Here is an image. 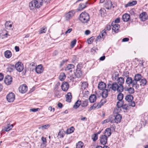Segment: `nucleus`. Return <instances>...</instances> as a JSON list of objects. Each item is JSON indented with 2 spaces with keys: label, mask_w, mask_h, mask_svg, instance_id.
<instances>
[{
  "label": "nucleus",
  "mask_w": 148,
  "mask_h": 148,
  "mask_svg": "<svg viewBox=\"0 0 148 148\" xmlns=\"http://www.w3.org/2000/svg\"><path fill=\"white\" fill-rule=\"evenodd\" d=\"M43 5V0H32L29 3V6L31 10H33L34 8H38Z\"/></svg>",
  "instance_id": "obj_2"
},
{
  "label": "nucleus",
  "mask_w": 148,
  "mask_h": 148,
  "mask_svg": "<svg viewBox=\"0 0 148 148\" xmlns=\"http://www.w3.org/2000/svg\"><path fill=\"white\" fill-rule=\"evenodd\" d=\"M140 86H145L147 83V81L145 79H141V80L140 82Z\"/></svg>",
  "instance_id": "obj_43"
},
{
  "label": "nucleus",
  "mask_w": 148,
  "mask_h": 148,
  "mask_svg": "<svg viewBox=\"0 0 148 148\" xmlns=\"http://www.w3.org/2000/svg\"><path fill=\"white\" fill-rule=\"evenodd\" d=\"M123 104V101H119L117 103V106L118 108H121L122 107Z\"/></svg>",
  "instance_id": "obj_45"
},
{
  "label": "nucleus",
  "mask_w": 148,
  "mask_h": 148,
  "mask_svg": "<svg viewBox=\"0 0 148 148\" xmlns=\"http://www.w3.org/2000/svg\"><path fill=\"white\" fill-rule=\"evenodd\" d=\"M74 66L72 64H68L65 69L66 71H69L70 72H71L72 71V69L74 68Z\"/></svg>",
  "instance_id": "obj_26"
},
{
  "label": "nucleus",
  "mask_w": 148,
  "mask_h": 148,
  "mask_svg": "<svg viewBox=\"0 0 148 148\" xmlns=\"http://www.w3.org/2000/svg\"><path fill=\"white\" fill-rule=\"evenodd\" d=\"M112 25L113 26L112 28V30L115 33H118L119 30V29L120 27V25L116 24H114V23H112Z\"/></svg>",
  "instance_id": "obj_11"
},
{
  "label": "nucleus",
  "mask_w": 148,
  "mask_h": 148,
  "mask_svg": "<svg viewBox=\"0 0 148 148\" xmlns=\"http://www.w3.org/2000/svg\"><path fill=\"white\" fill-rule=\"evenodd\" d=\"M72 98L71 94V92H68L66 95V101L68 102H70L71 101Z\"/></svg>",
  "instance_id": "obj_27"
},
{
  "label": "nucleus",
  "mask_w": 148,
  "mask_h": 148,
  "mask_svg": "<svg viewBox=\"0 0 148 148\" xmlns=\"http://www.w3.org/2000/svg\"><path fill=\"white\" fill-rule=\"evenodd\" d=\"M15 69V66L12 64H10L8 65L7 69L8 71L9 72H12Z\"/></svg>",
  "instance_id": "obj_19"
},
{
  "label": "nucleus",
  "mask_w": 148,
  "mask_h": 148,
  "mask_svg": "<svg viewBox=\"0 0 148 148\" xmlns=\"http://www.w3.org/2000/svg\"><path fill=\"white\" fill-rule=\"evenodd\" d=\"M41 140L42 141L44 144H46L47 143L46 138L44 137H42L41 138Z\"/></svg>",
  "instance_id": "obj_55"
},
{
  "label": "nucleus",
  "mask_w": 148,
  "mask_h": 148,
  "mask_svg": "<svg viewBox=\"0 0 148 148\" xmlns=\"http://www.w3.org/2000/svg\"><path fill=\"white\" fill-rule=\"evenodd\" d=\"M4 55L6 58H9L12 56V53L10 51L7 50L5 52Z\"/></svg>",
  "instance_id": "obj_31"
},
{
  "label": "nucleus",
  "mask_w": 148,
  "mask_h": 148,
  "mask_svg": "<svg viewBox=\"0 0 148 148\" xmlns=\"http://www.w3.org/2000/svg\"><path fill=\"white\" fill-rule=\"evenodd\" d=\"M129 105L132 107H134L135 106V102L132 101L129 102Z\"/></svg>",
  "instance_id": "obj_56"
},
{
  "label": "nucleus",
  "mask_w": 148,
  "mask_h": 148,
  "mask_svg": "<svg viewBox=\"0 0 148 148\" xmlns=\"http://www.w3.org/2000/svg\"><path fill=\"white\" fill-rule=\"evenodd\" d=\"M82 107H86L88 105V101L87 100H85L83 101L81 104Z\"/></svg>",
  "instance_id": "obj_41"
},
{
  "label": "nucleus",
  "mask_w": 148,
  "mask_h": 148,
  "mask_svg": "<svg viewBox=\"0 0 148 148\" xmlns=\"http://www.w3.org/2000/svg\"><path fill=\"white\" fill-rule=\"evenodd\" d=\"M76 40L75 39L73 40V41L71 42V46L72 47H73L75 45L76 42Z\"/></svg>",
  "instance_id": "obj_49"
},
{
  "label": "nucleus",
  "mask_w": 148,
  "mask_h": 148,
  "mask_svg": "<svg viewBox=\"0 0 148 148\" xmlns=\"http://www.w3.org/2000/svg\"><path fill=\"white\" fill-rule=\"evenodd\" d=\"M119 75V74H115V77H114V76H113V79L114 80H116V79H117L118 78H119V77H118V75Z\"/></svg>",
  "instance_id": "obj_62"
},
{
  "label": "nucleus",
  "mask_w": 148,
  "mask_h": 148,
  "mask_svg": "<svg viewBox=\"0 0 148 148\" xmlns=\"http://www.w3.org/2000/svg\"><path fill=\"white\" fill-rule=\"evenodd\" d=\"M110 91V89L108 88L107 89L103 90V91L102 93V97L103 98H106L107 97L108 95V92Z\"/></svg>",
  "instance_id": "obj_22"
},
{
  "label": "nucleus",
  "mask_w": 148,
  "mask_h": 148,
  "mask_svg": "<svg viewBox=\"0 0 148 148\" xmlns=\"http://www.w3.org/2000/svg\"><path fill=\"white\" fill-rule=\"evenodd\" d=\"M84 143L81 141H79L76 145V148H82Z\"/></svg>",
  "instance_id": "obj_40"
},
{
  "label": "nucleus",
  "mask_w": 148,
  "mask_h": 148,
  "mask_svg": "<svg viewBox=\"0 0 148 148\" xmlns=\"http://www.w3.org/2000/svg\"><path fill=\"white\" fill-rule=\"evenodd\" d=\"M126 100L129 102L132 101L133 99V96L130 95L126 96L125 98Z\"/></svg>",
  "instance_id": "obj_30"
},
{
  "label": "nucleus",
  "mask_w": 148,
  "mask_h": 148,
  "mask_svg": "<svg viewBox=\"0 0 148 148\" xmlns=\"http://www.w3.org/2000/svg\"><path fill=\"white\" fill-rule=\"evenodd\" d=\"M111 134V129L110 128H107L105 131V134L106 136L109 137Z\"/></svg>",
  "instance_id": "obj_28"
},
{
  "label": "nucleus",
  "mask_w": 148,
  "mask_h": 148,
  "mask_svg": "<svg viewBox=\"0 0 148 148\" xmlns=\"http://www.w3.org/2000/svg\"><path fill=\"white\" fill-rule=\"evenodd\" d=\"M62 89L63 90L66 91H67L69 88V84L66 82H64L61 86Z\"/></svg>",
  "instance_id": "obj_16"
},
{
  "label": "nucleus",
  "mask_w": 148,
  "mask_h": 148,
  "mask_svg": "<svg viewBox=\"0 0 148 148\" xmlns=\"http://www.w3.org/2000/svg\"><path fill=\"white\" fill-rule=\"evenodd\" d=\"M88 84L86 82H84L82 83L81 86V89L82 90L86 88L87 87Z\"/></svg>",
  "instance_id": "obj_44"
},
{
  "label": "nucleus",
  "mask_w": 148,
  "mask_h": 148,
  "mask_svg": "<svg viewBox=\"0 0 148 148\" xmlns=\"http://www.w3.org/2000/svg\"><path fill=\"white\" fill-rule=\"evenodd\" d=\"M122 118V116L120 114H117L115 117L114 119L112 118V120L113 121V123H120Z\"/></svg>",
  "instance_id": "obj_10"
},
{
  "label": "nucleus",
  "mask_w": 148,
  "mask_h": 148,
  "mask_svg": "<svg viewBox=\"0 0 148 148\" xmlns=\"http://www.w3.org/2000/svg\"><path fill=\"white\" fill-rule=\"evenodd\" d=\"M141 74H137L136 75L133 79V83L136 85L137 84V82L141 79Z\"/></svg>",
  "instance_id": "obj_13"
},
{
  "label": "nucleus",
  "mask_w": 148,
  "mask_h": 148,
  "mask_svg": "<svg viewBox=\"0 0 148 148\" xmlns=\"http://www.w3.org/2000/svg\"><path fill=\"white\" fill-rule=\"evenodd\" d=\"M13 127V124H8L7 127L4 128V131L6 132H8L11 130Z\"/></svg>",
  "instance_id": "obj_32"
},
{
  "label": "nucleus",
  "mask_w": 148,
  "mask_h": 148,
  "mask_svg": "<svg viewBox=\"0 0 148 148\" xmlns=\"http://www.w3.org/2000/svg\"><path fill=\"white\" fill-rule=\"evenodd\" d=\"M93 141H96L98 139L97 134H94V137L92 138Z\"/></svg>",
  "instance_id": "obj_50"
},
{
  "label": "nucleus",
  "mask_w": 148,
  "mask_h": 148,
  "mask_svg": "<svg viewBox=\"0 0 148 148\" xmlns=\"http://www.w3.org/2000/svg\"><path fill=\"white\" fill-rule=\"evenodd\" d=\"M101 103H96L93 104L90 108V110H91L92 109H95L96 108H99L101 107L102 104H101Z\"/></svg>",
  "instance_id": "obj_14"
},
{
  "label": "nucleus",
  "mask_w": 148,
  "mask_h": 148,
  "mask_svg": "<svg viewBox=\"0 0 148 148\" xmlns=\"http://www.w3.org/2000/svg\"><path fill=\"white\" fill-rule=\"evenodd\" d=\"M111 28V27L110 25H107L106 27V29L107 30L109 31L110 30Z\"/></svg>",
  "instance_id": "obj_63"
},
{
  "label": "nucleus",
  "mask_w": 148,
  "mask_h": 148,
  "mask_svg": "<svg viewBox=\"0 0 148 148\" xmlns=\"http://www.w3.org/2000/svg\"><path fill=\"white\" fill-rule=\"evenodd\" d=\"M99 138L100 142L101 144L105 145L107 143L108 137L105 135H101Z\"/></svg>",
  "instance_id": "obj_6"
},
{
  "label": "nucleus",
  "mask_w": 148,
  "mask_h": 148,
  "mask_svg": "<svg viewBox=\"0 0 148 148\" xmlns=\"http://www.w3.org/2000/svg\"><path fill=\"white\" fill-rule=\"evenodd\" d=\"M68 61L67 59H65L64 60H63L60 62V66H62L66 62Z\"/></svg>",
  "instance_id": "obj_51"
},
{
  "label": "nucleus",
  "mask_w": 148,
  "mask_h": 148,
  "mask_svg": "<svg viewBox=\"0 0 148 148\" xmlns=\"http://www.w3.org/2000/svg\"><path fill=\"white\" fill-rule=\"evenodd\" d=\"M128 107V106L127 105L125 104L124 105H123L122 107L123 109L127 110V109Z\"/></svg>",
  "instance_id": "obj_58"
},
{
  "label": "nucleus",
  "mask_w": 148,
  "mask_h": 148,
  "mask_svg": "<svg viewBox=\"0 0 148 148\" xmlns=\"http://www.w3.org/2000/svg\"><path fill=\"white\" fill-rule=\"evenodd\" d=\"M38 110H39V108H32L30 109V110L32 112H36L38 111Z\"/></svg>",
  "instance_id": "obj_57"
},
{
  "label": "nucleus",
  "mask_w": 148,
  "mask_h": 148,
  "mask_svg": "<svg viewBox=\"0 0 148 148\" xmlns=\"http://www.w3.org/2000/svg\"><path fill=\"white\" fill-rule=\"evenodd\" d=\"M105 58V56H104L101 57L99 58V60L101 61L103 60Z\"/></svg>",
  "instance_id": "obj_64"
},
{
  "label": "nucleus",
  "mask_w": 148,
  "mask_h": 148,
  "mask_svg": "<svg viewBox=\"0 0 148 148\" xmlns=\"http://www.w3.org/2000/svg\"><path fill=\"white\" fill-rule=\"evenodd\" d=\"M112 6V3L111 1L110 0H106L105 4V7L106 8L109 10L111 8Z\"/></svg>",
  "instance_id": "obj_17"
},
{
  "label": "nucleus",
  "mask_w": 148,
  "mask_h": 148,
  "mask_svg": "<svg viewBox=\"0 0 148 148\" xmlns=\"http://www.w3.org/2000/svg\"><path fill=\"white\" fill-rule=\"evenodd\" d=\"M19 89L20 92L22 93H24L27 91V87L26 85L23 84L19 87Z\"/></svg>",
  "instance_id": "obj_12"
},
{
  "label": "nucleus",
  "mask_w": 148,
  "mask_h": 148,
  "mask_svg": "<svg viewBox=\"0 0 148 148\" xmlns=\"http://www.w3.org/2000/svg\"><path fill=\"white\" fill-rule=\"evenodd\" d=\"M130 18V16L129 14H125L122 16V19L124 22L128 21Z\"/></svg>",
  "instance_id": "obj_21"
},
{
  "label": "nucleus",
  "mask_w": 148,
  "mask_h": 148,
  "mask_svg": "<svg viewBox=\"0 0 148 148\" xmlns=\"http://www.w3.org/2000/svg\"><path fill=\"white\" fill-rule=\"evenodd\" d=\"M129 40V38H125L122 39V41L123 42H127Z\"/></svg>",
  "instance_id": "obj_61"
},
{
  "label": "nucleus",
  "mask_w": 148,
  "mask_h": 148,
  "mask_svg": "<svg viewBox=\"0 0 148 148\" xmlns=\"http://www.w3.org/2000/svg\"><path fill=\"white\" fill-rule=\"evenodd\" d=\"M75 12L74 10H71L69 11L68 13L66 14L65 16L67 20L70 19L75 14Z\"/></svg>",
  "instance_id": "obj_9"
},
{
  "label": "nucleus",
  "mask_w": 148,
  "mask_h": 148,
  "mask_svg": "<svg viewBox=\"0 0 148 148\" xmlns=\"http://www.w3.org/2000/svg\"><path fill=\"white\" fill-rule=\"evenodd\" d=\"M7 99L8 101L10 102L13 101L15 99V95L12 92L9 93L7 96Z\"/></svg>",
  "instance_id": "obj_5"
},
{
  "label": "nucleus",
  "mask_w": 148,
  "mask_h": 148,
  "mask_svg": "<svg viewBox=\"0 0 148 148\" xmlns=\"http://www.w3.org/2000/svg\"><path fill=\"white\" fill-rule=\"evenodd\" d=\"M50 125L49 124H47L42 126H40L38 127V129H39L42 130H43L44 129H46L49 128L50 127Z\"/></svg>",
  "instance_id": "obj_42"
},
{
  "label": "nucleus",
  "mask_w": 148,
  "mask_h": 148,
  "mask_svg": "<svg viewBox=\"0 0 148 148\" xmlns=\"http://www.w3.org/2000/svg\"><path fill=\"white\" fill-rule=\"evenodd\" d=\"M117 83L120 86H121L122 88H123V84L124 82V79L123 77H120L117 79Z\"/></svg>",
  "instance_id": "obj_18"
},
{
  "label": "nucleus",
  "mask_w": 148,
  "mask_h": 148,
  "mask_svg": "<svg viewBox=\"0 0 148 148\" xmlns=\"http://www.w3.org/2000/svg\"><path fill=\"white\" fill-rule=\"evenodd\" d=\"M107 88L110 90L111 89L114 91H117L118 92H123L124 89L116 82H114L112 84L108 83L107 84Z\"/></svg>",
  "instance_id": "obj_1"
},
{
  "label": "nucleus",
  "mask_w": 148,
  "mask_h": 148,
  "mask_svg": "<svg viewBox=\"0 0 148 148\" xmlns=\"http://www.w3.org/2000/svg\"><path fill=\"white\" fill-rule=\"evenodd\" d=\"M118 92L119 94L117 96V99L119 101H122L123 97V95L121 93V92Z\"/></svg>",
  "instance_id": "obj_38"
},
{
  "label": "nucleus",
  "mask_w": 148,
  "mask_h": 148,
  "mask_svg": "<svg viewBox=\"0 0 148 148\" xmlns=\"http://www.w3.org/2000/svg\"><path fill=\"white\" fill-rule=\"evenodd\" d=\"M126 77H127V78L126 80V83L128 86H130L131 84H132V86L134 87V85H135L134 84V80L132 79V78L131 77H129V75H126Z\"/></svg>",
  "instance_id": "obj_7"
},
{
  "label": "nucleus",
  "mask_w": 148,
  "mask_h": 148,
  "mask_svg": "<svg viewBox=\"0 0 148 148\" xmlns=\"http://www.w3.org/2000/svg\"><path fill=\"white\" fill-rule=\"evenodd\" d=\"M137 3L136 1H133L131 2H129L127 4L125 5V7H127L128 6H130L136 5Z\"/></svg>",
  "instance_id": "obj_29"
},
{
  "label": "nucleus",
  "mask_w": 148,
  "mask_h": 148,
  "mask_svg": "<svg viewBox=\"0 0 148 148\" xmlns=\"http://www.w3.org/2000/svg\"><path fill=\"white\" fill-rule=\"evenodd\" d=\"M140 18L143 21H145L147 19V14L145 12L142 13L139 16Z\"/></svg>",
  "instance_id": "obj_24"
},
{
  "label": "nucleus",
  "mask_w": 148,
  "mask_h": 148,
  "mask_svg": "<svg viewBox=\"0 0 148 148\" xmlns=\"http://www.w3.org/2000/svg\"><path fill=\"white\" fill-rule=\"evenodd\" d=\"M79 19L82 23H87L90 19L89 14L85 12H82L80 15Z\"/></svg>",
  "instance_id": "obj_3"
},
{
  "label": "nucleus",
  "mask_w": 148,
  "mask_h": 148,
  "mask_svg": "<svg viewBox=\"0 0 148 148\" xmlns=\"http://www.w3.org/2000/svg\"><path fill=\"white\" fill-rule=\"evenodd\" d=\"M44 70V69L42 65H38L35 68V71L37 73L40 74L42 73Z\"/></svg>",
  "instance_id": "obj_15"
},
{
  "label": "nucleus",
  "mask_w": 148,
  "mask_h": 148,
  "mask_svg": "<svg viewBox=\"0 0 148 148\" xmlns=\"http://www.w3.org/2000/svg\"><path fill=\"white\" fill-rule=\"evenodd\" d=\"M47 31L46 28H42L40 29V31L39 32V34H42L43 33H45Z\"/></svg>",
  "instance_id": "obj_46"
},
{
  "label": "nucleus",
  "mask_w": 148,
  "mask_h": 148,
  "mask_svg": "<svg viewBox=\"0 0 148 148\" xmlns=\"http://www.w3.org/2000/svg\"><path fill=\"white\" fill-rule=\"evenodd\" d=\"M75 74L77 77L79 78L82 76V73L79 70H77L75 73Z\"/></svg>",
  "instance_id": "obj_35"
},
{
  "label": "nucleus",
  "mask_w": 148,
  "mask_h": 148,
  "mask_svg": "<svg viewBox=\"0 0 148 148\" xmlns=\"http://www.w3.org/2000/svg\"><path fill=\"white\" fill-rule=\"evenodd\" d=\"M81 104V101L78 100L75 103L73 106V108L75 109H77L79 107Z\"/></svg>",
  "instance_id": "obj_33"
},
{
  "label": "nucleus",
  "mask_w": 148,
  "mask_h": 148,
  "mask_svg": "<svg viewBox=\"0 0 148 148\" xmlns=\"http://www.w3.org/2000/svg\"><path fill=\"white\" fill-rule=\"evenodd\" d=\"M72 30V28H70L65 33L66 34L68 33H70Z\"/></svg>",
  "instance_id": "obj_60"
},
{
  "label": "nucleus",
  "mask_w": 148,
  "mask_h": 148,
  "mask_svg": "<svg viewBox=\"0 0 148 148\" xmlns=\"http://www.w3.org/2000/svg\"><path fill=\"white\" fill-rule=\"evenodd\" d=\"M88 3V2H86L85 3V4L83 3H80L79 4V7L77 9V10L78 11H79L82 10L85 8L87 7L86 5Z\"/></svg>",
  "instance_id": "obj_20"
},
{
  "label": "nucleus",
  "mask_w": 148,
  "mask_h": 148,
  "mask_svg": "<svg viewBox=\"0 0 148 148\" xmlns=\"http://www.w3.org/2000/svg\"><path fill=\"white\" fill-rule=\"evenodd\" d=\"M64 130H60L58 133V135L60 138H63L64 137V133H63Z\"/></svg>",
  "instance_id": "obj_48"
},
{
  "label": "nucleus",
  "mask_w": 148,
  "mask_h": 148,
  "mask_svg": "<svg viewBox=\"0 0 148 148\" xmlns=\"http://www.w3.org/2000/svg\"><path fill=\"white\" fill-rule=\"evenodd\" d=\"M125 91H128V92L130 94H132L134 93V89L132 87H130V88H127L125 89Z\"/></svg>",
  "instance_id": "obj_37"
},
{
  "label": "nucleus",
  "mask_w": 148,
  "mask_h": 148,
  "mask_svg": "<svg viewBox=\"0 0 148 148\" xmlns=\"http://www.w3.org/2000/svg\"><path fill=\"white\" fill-rule=\"evenodd\" d=\"M103 32L101 34V36L102 38L105 37V36L106 35V31H103Z\"/></svg>",
  "instance_id": "obj_54"
},
{
  "label": "nucleus",
  "mask_w": 148,
  "mask_h": 148,
  "mask_svg": "<svg viewBox=\"0 0 148 148\" xmlns=\"http://www.w3.org/2000/svg\"><path fill=\"white\" fill-rule=\"evenodd\" d=\"M94 39V37L92 36L88 39L87 40V42L89 44H91L93 41V40Z\"/></svg>",
  "instance_id": "obj_47"
},
{
  "label": "nucleus",
  "mask_w": 148,
  "mask_h": 148,
  "mask_svg": "<svg viewBox=\"0 0 148 148\" xmlns=\"http://www.w3.org/2000/svg\"><path fill=\"white\" fill-rule=\"evenodd\" d=\"M109 122H110L112 123H113V121H112V117L109 118L108 119H107L104 120V121L102 122L101 123L102 124H104L105 123H107Z\"/></svg>",
  "instance_id": "obj_34"
},
{
  "label": "nucleus",
  "mask_w": 148,
  "mask_h": 148,
  "mask_svg": "<svg viewBox=\"0 0 148 148\" xmlns=\"http://www.w3.org/2000/svg\"><path fill=\"white\" fill-rule=\"evenodd\" d=\"M120 18H117L114 21V22H113L112 23H114V24H115V23H119L120 22Z\"/></svg>",
  "instance_id": "obj_53"
},
{
  "label": "nucleus",
  "mask_w": 148,
  "mask_h": 148,
  "mask_svg": "<svg viewBox=\"0 0 148 148\" xmlns=\"http://www.w3.org/2000/svg\"><path fill=\"white\" fill-rule=\"evenodd\" d=\"M12 77L10 75H8L5 76L4 82L7 85H10L12 82Z\"/></svg>",
  "instance_id": "obj_8"
},
{
  "label": "nucleus",
  "mask_w": 148,
  "mask_h": 148,
  "mask_svg": "<svg viewBox=\"0 0 148 148\" xmlns=\"http://www.w3.org/2000/svg\"><path fill=\"white\" fill-rule=\"evenodd\" d=\"M74 129H75L74 127H72L67 130L66 133L67 134H71L73 132Z\"/></svg>",
  "instance_id": "obj_36"
},
{
  "label": "nucleus",
  "mask_w": 148,
  "mask_h": 148,
  "mask_svg": "<svg viewBox=\"0 0 148 148\" xmlns=\"http://www.w3.org/2000/svg\"><path fill=\"white\" fill-rule=\"evenodd\" d=\"M106 102V100L105 99H104L102 100H101V101L99 103H101V104H102V106Z\"/></svg>",
  "instance_id": "obj_59"
},
{
  "label": "nucleus",
  "mask_w": 148,
  "mask_h": 148,
  "mask_svg": "<svg viewBox=\"0 0 148 148\" xmlns=\"http://www.w3.org/2000/svg\"><path fill=\"white\" fill-rule=\"evenodd\" d=\"M66 76L64 73H62L60 74L59 77V79L61 81H63L66 78Z\"/></svg>",
  "instance_id": "obj_39"
},
{
  "label": "nucleus",
  "mask_w": 148,
  "mask_h": 148,
  "mask_svg": "<svg viewBox=\"0 0 148 148\" xmlns=\"http://www.w3.org/2000/svg\"><path fill=\"white\" fill-rule=\"evenodd\" d=\"M15 68L18 72H20L23 69V64L21 62L17 63L15 65Z\"/></svg>",
  "instance_id": "obj_4"
},
{
  "label": "nucleus",
  "mask_w": 148,
  "mask_h": 148,
  "mask_svg": "<svg viewBox=\"0 0 148 148\" xmlns=\"http://www.w3.org/2000/svg\"><path fill=\"white\" fill-rule=\"evenodd\" d=\"M106 84L103 82H101L99 84L98 88L100 90H103L106 88Z\"/></svg>",
  "instance_id": "obj_25"
},
{
  "label": "nucleus",
  "mask_w": 148,
  "mask_h": 148,
  "mask_svg": "<svg viewBox=\"0 0 148 148\" xmlns=\"http://www.w3.org/2000/svg\"><path fill=\"white\" fill-rule=\"evenodd\" d=\"M10 21H7L6 22L5 24V26L7 29H9V26L10 23Z\"/></svg>",
  "instance_id": "obj_52"
},
{
  "label": "nucleus",
  "mask_w": 148,
  "mask_h": 148,
  "mask_svg": "<svg viewBox=\"0 0 148 148\" xmlns=\"http://www.w3.org/2000/svg\"><path fill=\"white\" fill-rule=\"evenodd\" d=\"M97 99V97L94 94H92L90 95L89 98V100L91 103H94L95 101Z\"/></svg>",
  "instance_id": "obj_23"
}]
</instances>
